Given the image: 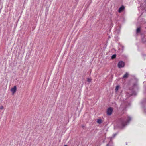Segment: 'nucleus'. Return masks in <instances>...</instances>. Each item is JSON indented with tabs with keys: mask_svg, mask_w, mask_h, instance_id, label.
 I'll return each instance as SVG.
<instances>
[{
	"mask_svg": "<svg viewBox=\"0 0 146 146\" xmlns=\"http://www.w3.org/2000/svg\"><path fill=\"white\" fill-rule=\"evenodd\" d=\"M131 120V118L129 117H127V118L126 119H121L120 120V122L121 123L122 126H124L129 122V121H130Z\"/></svg>",
	"mask_w": 146,
	"mask_h": 146,
	"instance_id": "nucleus-1",
	"label": "nucleus"
},
{
	"mask_svg": "<svg viewBox=\"0 0 146 146\" xmlns=\"http://www.w3.org/2000/svg\"><path fill=\"white\" fill-rule=\"evenodd\" d=\"M125 66L124 62L122 61H119L118 64V66L119 68L123 67Z\"/></svg>",
	"mask_w": 146,
	"mask_h": 146,
	"instance_id": "nucleus-2",
	"label": "nucleus"
},
{
	"mask_svg": "<svg viewBox=\"0 0 146 146\" xmlns=\"http://www.w3.org/2000/svg\"><path fill=\"white\" fill-rule=\"evenodd\" d=\"M112 111L113 109L112 108H109L108 109L107 111V114L109 115H111L112 112Z\"/></svg>",
	"mask_w": 146,
	"mask_h": 146,
	"instance_id": "nucleus-3",
	"label": "nucleus"
},
{
	"mask_svg": "<svg viewBox=\"0 0 146 146\" xmlns=\"http://www.w3.org/2000/svg\"><path fill=\"white\" fill-rule=\"evenodd\" d=\"M124 7L123 6H121L120 7L118 10V12L119 13L121 12L124 9Z\"/></svg>",
	"mask_w": 146,
	"mask_h": 146,
	"instance_id": "nucleus-4",
	"label": "nucleus"
},
{
	"mask_svg": "<svg viewBox=\"0 0 146 146\" xmlns=\"http://www.w3.org/2000/svg\"><path fill=\"white\" fill-rule=\"evenodd\" d=\"M16 90V86H14L13 88H12L11 91L13 93H15Z\"/></svg>",
	"mask_w": 146,
	"mask_h": 146,
	"instance_id": "nucleus-5",
	"label": "nucleus"
},
{
	"mask_svg": "<svg viewBox=\"0 0 146 146\" xmlns=\"http://www.w3.org/2000/svg\"><path fill=\"white\" fill-rule=\"evenodd\" d=\"M119 87L120 86H119L118 85L116 86L115 89V90L116 92H117L118 91L119 89Z\"/></svg>",
	"mask_w": 146,
	"mask_h": 146,
	"instance_id": "nucleus-6",
	"label": "nucleus"
},
{
	"mask_svg": "<svg viewBox=\"0 0 146 146\" xmlns=\"http://www.w3.org/2000/svg\"><path fill=\"white\" fill-rule=\"evenodd\" d=\"M128 75V74L127 73H126V74L123 76V78H126L127 77Z\"/></svg>",
	"mask_w": 146,
	"mask_h": 146,
	"instance_id": "nucleus-7",
	"label": "nucleus"
},
{
	"mask_svg": "<svg viewBox=\"0 0 146 146\" xmlns=\"http://www.w3.org/2000/svg\"><path fill=\"white\" fill-rule=\"evenodd\" d=\"M97 122L99 124L101 123V122H102L101 120V119H98L97 120Z\"/></svg>",
	"mask_w": 146,
	"mask_h": 146,
	"instance_id": "nucleus-8",
	"label": "nucleus"
},
{
	"mask_svg": "<svg viewBox=\"0 0 146 146\" xmlns=\"http://www.w3.org/2000/svg\"><path fill=\"white\" fill-rule=\"evenodd\" d=\"M140 28H137V31H136L137 33H138L139 32H140Z\"/></svg>",
	"mask_w": 146,
	"mask_h": 146,
	"instance_id": "nucleus-9",
	"label": "nucleus"
},
{
	"mask_svg": "<svg viewBox=\"0 0 146 146\" xmlns=\"http://www.w3.org/2000/svg\"><path fill=\"white\" fill-rule=\"evenodd\" d=\"M116 57V55L115 54H114L111 56V59H113L115 58Z\"/></svg>",
	"mask_w": 146,
	"mask_h": 146,
	"instance_id": "nucleus-10",
	"label": "nucleus"
},
{
	"mask_svg": "<svg viewBox=\"0 0 146 146\" xmlns=\"http://www.w3.org/2000/svg\"><path fill=\"white\" fill-rule=\"evenodd\" d=\"M116 135H117L116 134H113V137L111 138H110V140L111 141L112 139V138H113Z\"/></svg>",
	"mask_w": 146,
	"mask_h": 146,
	"instance_id": "nucleus-11",
	"label": "nucleus"
},
{
	"mask_svg": "<svg viewBox=\"0 0 146 146\" xmlns=\"http://www.w3.org/2000/svg\"><path fill=\"white\" fill-rule=\"evenodd\" d=\"M92 79L91 78H88L87 79V81L88 82H90L91 81Z\"/></svg>",
	"mask_w": 146,
	"mask_h": 146,
	"instance_id": "nucleus-12",
	"label": "nucleus"
},
{
	"mask_svg": "<svg viewBox=\"0 0 146 146\" xmlns=\"http://www.w3.org/2000/svg\"><path fill=\"white\" fill-rule=\"evenodd\" d=\"M0 109L1 110H3V106H1L0 107Z\"/></svg>",
	"mask_w": 146,
	"mask_h": 146,
	"instance_id": "nucleus-13",
	"label": "nucleus"
},
{
	"mask_svg": "<svg viewBox=\"0 0 146 146\" xmlns=\"http://www.w3.org/2000/svg\"><path fill=\"white\" fill-rule=\"evenodd\" d=\"M106 146H109V144H107Z\"/></svg>",
	"mask_w": 146,
	"mask_h": 146,
	"instance_id": "nucleus-14",
	"label": "nucleus"
},
{
	"mask_svg": "<svg viewBox=\"0 0 146 146\" xmlns=\"http://www.w3.org/2000/svg\"><path fill=\"white\" fill-rule=\"evenodd\" d=\"M64 146H68L67 145H64Z\"/></svg>",
	"mask_w": 146,
	"mask_h": 146,
	"instance_id": "nucleus-15",
	"label": "nucleus"
}]
</instances>
